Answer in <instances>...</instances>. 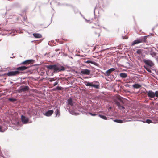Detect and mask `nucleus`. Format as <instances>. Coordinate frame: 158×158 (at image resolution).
I'll return each mask as SVG.
<instances>
[{
    "instance_id": "obj_1",
    "label": "nucleus",
    "mask_w": 158,
    "mask_h": 158,
    "mask_svg": "<svg viewBox=\"0 0 158 158\" xmlns=\"http://www.w3.org/2000/svg\"><path fill=\"white\" fill-rule=\"evenodd\" d=\"M28 68V67L25 66L19 67L15 69L16 70L9 72L6 73V75L8 76H14L19 75L20 73H22V72H21V71L24 70Z\"/></svg>"
},
{
    "instance_id": "obj_2",
    "label": "nucleus",
    "mask_w": 158,
    "mask_h": 158,
    "mask_svg": "<svg viewBox=\"0 0 158 158\" xmlns=\"http://www.w3.org/2000/svg\"><path fill=\"white\" fill-rule=\"evenodd\" d=\"M46 67L50 70H53L54 72H59L65 70V68L64 66L58 64L48 65Z\"/></svg>"
},
{
    "instance_id": "obj_3",
    "label": "nucleus",
    "mask_w": 158,
    "mask_h": 158,
    "mask_svg": "<svg viewBox=\"0 0 158 158\" xmlns=\"http://www.w3.org/2000/svg\"><path fill=\"white\" fill-rule=\"evenodd\" d=\"M147 41V36H144L137 39L134 41L131 44V46L141 43H146Z\"/></svg>"
},
{
    "instance_id": "obj_4",
    "label": "nucleus",
    "mask_w": 158,
    "mask_h": 158,
    "mask_svg": "<svg viewBox=\"0 0 158 158\" xmlns=\"http://www.w3.org/2000/svg\"><path fill=\"white\" fill-rule=\"evenodd\" d=\"M147 95L149 97L154 98L155 96L158 98V91H156L155 93L152 90L147 92Z\"/></svg>"
},
{
    "instance_id": "obj_5",
    "label": "nucleus",
    "mask_w": 158,
    "mask_h": 158,
    "mask_svg": "<svg viewBox=\"0 0 158 158\" xmlns=\"http://www.w3.org/2000/svg\"><path fill=\"white\" fill-rule=\"evenodd\" d=\"M95 25L96 27L93 26V27L96 28H97V32L96 33V34H97L98 36H99L100 35V33L101 31V30L98 27H100V24L98 21L95 24Z\"/></svg>"
},
{
    "instance_id": "obj_6",
    "label": "nucleus",
    "mask_w": 158,
    "mask_h": 158,
    "mask_svg": "<svg viewBox=\"0 0 158 158\" xmlns=\"http://www.w3.org/2000/svg\"><path fill=\"white\" fill-rule=\"evenodd\" d=\"M21 119L22 122L24 124L27 123L29 121L28 118L26 117L23 115H22L21 116Z\"/></svg>"
},
{
    "instance_id": "obj_7",
    "label": "nucleus",
    "mask_w": 158,
    "mask_h": 158,
    "mask_svg": "<svg viewBox=\"0 0 158 158\" xmlns=\"http://www.w3.org/2000/svg\"><path fill=\"white\" fill-rule=\"evenodd\" d=\"M33 61V60H27L22 62L21 64L27 65L31 64H32Z\"/></svg>"
},
{
    "instance_id": "obj_8",
    "label": "nucleus",
    "mask_w": 158,
    "mask_h": 158,
    "mask_svg": "<svg viewBox=\"0 0 158 158\" xmlns=\"http://www.w3.org/2000/svg\"><path fill=\"white\" fill-rule=\"evenodd\" d=\"M93 83L94 82H91V86L97 89L99 88L100 85L98 82H95V83H96V84H94Z\"/></svg>"
},
{
    "instance_id": "obj_9",
    "label": "nucleus",
    "mask_w": 158,
    "mask_h": 158,
    "mask_svg": "<svg viewBox=\"0 0 158 158\" xmlns=\"http://www.w3.org/2000/svg\"><path fill=\"white\" fill-rule=\"evenodd\" d=\"M90 73V70L88 69H83L81 71V73L82 74L85 75H89Z\"/></svg>"
},
{
    "instance_id": "obj_10",
    "label": "nucleus",
    "mask_w": 158,
    "mask_h": 158,
    "mask_svg": "<svg viewBox=\"0 0 158 158\" xmlns=\"http://www.w3.org/2000/svg\"><path fill=\"white\" fill-rule=\"evenodd\" d=\"M144 63L147 65H149L151 67L153 66V64L152 62L150 60H144Z\"/></svg>"
},
{
    "instance_id": "obj_11",
    "label": "nucleus",
    "mask_w": 158,
    "mask_h": 158,
    "mask_svg": "<svg viewBox=\"0 0 158 158\" xmlns=\"http://www.w3.org/2000/svg\"><path fill=\"white\" fill-rule=\"evenodd\" d=\"M53 110H50L48 111L44 114L47 116H50L53 114Z\"/></svg>"
},
{
    "instance_id": "obj_12",
    "label": "nucleus",
    "mask_w": 158,
    "mask_h": 158,
    "mask_svg": "<svg viewBox=\"0 0 158 158\" xmlns=\"http://www.w3.org/2000/svg\"><path fill=\"white\" fill-rule=\"evenodd\" d=\"M115 70V69L114 68H111V69H110L107 70L106 72V75L107 76H109L110 75L111 73Z\"/></svg>"
},
{
    "instance_id": "obj_13",
    "label": "nucleus",
    "mask_w": 158,
    "mask_h": 158,
    "mask_svg": "<svg viewBox=\"0 0 158 158\" xmlns=\"http://www.w3.org/2000/svg\"><path fill=\"white\" fill-rule=\"evenodd\" d=\"M115 103L116 104L118 107L119 108L120 110H122L124 109H125V107L123 106H122L120 105V104L119 103V102L118 101H115Z\"/></svg>"
},
{
    "instance_id": "obj_14",
    "label": "nucleus",
    "mask_w": 158,
    "mask_h": 158,
    "mask_svg": "<svg viewBox=\"0 0 158 158\" xmlns=\"http://www.w3.org/2000/svg\"><path fill=\"white\" fill-rule=\"evenodd\" d=\"M33 35L34 37L36 38H40L42 37L41 34L39 33H33Z\"/></svg>"
},
{
    "instance_id": "obj_15",
    "label": "nucleus",
    "mask_w": 158,
    "mask_h": 158,
    "mask_svg": "<svg viewBox=\"0 0 158 158\" xmlns=\"http://www.w3.org/2000/svg\"><path fill=\"white\" fill-rule=\"evenodd\" d=\"M68 104L70 105L71 106H73V102L72 99L71 98H69L67 100Z\"/></svg>"
},
{
    "instance_id": "obj_16",
    "label": "nucleus",
    "mask_w": 158,
    "mask_h": 158,
    "mask_svg": "<svg viewBox=\"0 0 158 158\" xmlns=\"http://www.w3.org/2000/svg\"><path fill=\"white\" fill-rule=\"evenodd\" d=\"M119 76L122 78H126L127 77V74L125 73H121L120 74Z\"/></svg>"
},
{
    "instance_id": "obj_17",
    "label": "nucleus",
    "mask_w": 158,
    "mask_h": 158,
    "mask_svg": "<svg viewBox=\"0 0 158 158\" xmlns=\"http://www.w3.org/2000/svg\"><path fill=\"white\" fill-rule=\"evenodd\" d=\"M23 92L28 91L29 90V87L27 86H24V87L22 88Z\"/></svg>"
},
{
    "instance_id": "obj_18",
    "label": "nucleus",
    "mask_w": 158,
    "mask_h": 158,
    "mask_svg": "<svg viewBox=\"0 0 158 158\" xmlns=\"http://www.w3.org/2000/svg\"><path fill=\"white\" fill-rule=\"evenodd\" d=\"M132 86L135 88L138 89L140 88L141 86L140 84H135L133 85Z\"/></svg>"
},
{
    "instance_id": "obj_19",
    "label": "nucleus",
    "mask_w": 158,
    "mask_h": 158,
    "mask_svg": "<svg viewBox=\"0 0 158 158\" xmlns=\"http://www.w3.org/2000/svg\"><path fill=\"white\" fill-rule=\"evenodd\" d=\"M98 116L99 117H100V118H102L103 119H104V120H107V118L105 116H103V115H100V114H99Z\"/></svg>"
},
{
    "instance_id": "obj_20",
    "label": "nucleus",
    "mask_w": 158,
    "mask_h": 158,
    "mask_svg": "<svg viewBox=\"0 0 158 158\" xmlns=\"http://www.w3.org/2000/svg\"><path fill=\"white\" fill-rule=\"evenodd\" d=\"M114 122L118 123H123V120H120V119H119V120H118V119L114 120Z\"/></svg>"
},
{
    "instance_id": "obj_21",
    "label": "nucleus",
    "mask_w": 158,
    "mask_h": 158,
    "mask_svg": "<svg viewBox=\"0 0 158 158\" xmlns=\"http://www.w3.org/2000/svg\"><path fill=\"white\" fill-rule=\"evenodd\" d=\"M55 113L56 114V116L58 115V116H59L60 115V111L58 110V109H57L55 111Z\"/></svg>"
},
{
    "instance_id": "obj_22",
    "label": "nucleus",
    "mask_w": 158,
    "mask_h": 158,
    "mask_svg": "<svg viewBox=\"0 0 158 158\" xmlns=\"http://www.w3.org/2000/svg\"><path fill=\"white\" fill-rule=\"evenodd\" d=\"M85 84L87 86H91V82H89L85 81Z\"/></svg>"
},
{
    "instance_id": "obj_23",
    "label": "nucleus",
    "mask_w": 158,
    "mask_h": 158,
    "mask_svg": "<svg viewBox=\"0 0 158 158\" xmlns=\"http://www.w3.org/2000/svg\"><path fill=\"white\" fill-rule=\"evenodd\" d=\"M8 100L11 102H15L16 101V99L15 98H9L8 99Z\"/></svg>"
},
{
    "instance_id": "obj_24",
    "label": "nucleus",
    "mask_w": 158,
    "mask_h": 158,
    "mask_svg": "<svg viewBox=\"0 0 158 158\" xmlns=\"http://www.w3.org/2000/svg\"><path fill=\"white\" fill-rule=\"evenodd\" d=\"M136 53L139 55H140L141 53V50L140 49H139L136 51Z\"/></svg>"
},
{
    "instance_id": "obj_25",
    "label": "nucleus",
    "mask_w": 158,
    "mask_h": 158,
    "mask_svg": "<svg viewBox=\"0 0 158 158\" xmlns=\"http://www.w3.org/2000/svg\"><path fill=\"white\" fill-rule=\"evenodd\" d=\"M146 122L148 124L152 123V121L150 119H147L146 120Z\"/></svg>"
},
{
    "instance_id": "obj_26",
    "label": "nucleus",
    "mask_w": 158,
    "mask_h": 158,
    "mask_svg": "<svg viewBox=\"0 0 158 158\" xmlns=\"http://www.w3.org/2000/svg\"><path fill=\"white\" fill-rule=\"evenodd\" d=\"M89 114H90L91 115H92V116H96L97 115L96 114H95V113L93 114V113H90V112H89Z\"/></svg>"
},
{
    "instance_id": "obj_27",
    "label": "nucleus",
    "mask_w": 158,
    "mask_h": 158,
    "mask_svg": "<svg viewBox=\"0 0 158 158\" xmlns=\"http://www.w3.org/2000/svg\"><path fill=\"white\" fill-rule=\"evenodd\" d=\"M145 68L146 69V70L149 72H151V70H150V69L149 68L146 67H145Z\"/></svg>"
},
{
    "instance_id": "obj_28",
    "label": "nucleus",
    "mask_w": 158,
    "mask_h": 158,
    "mask_svg": "<svg viewBox=\"0 0 158 158\" xmlns=\"http://www.w3.org/2000/svg\"><path fill=\"white\" fill-rule=\"evenodd\" d=\"M62 88L61 87H59V86H57L56 87V89L58 90H61L62 89Z\"/></svg>"
},
{
    "instance_id": "obj_29",
    "label": "nucleus",
    "mask_w": 158,
    "mask_h": 158,
    "mask_svg": "<svg viewBox=\"0 0 158 158\" xmlns=\"http://www.w3.org/2000/svg\"><path fill=\"white\" fill-rule=\"evenodd\" d=\"M55 79H54V78H51L49 80V81L50 82H52L55 80Z\"/></svg>"
},
{
    "instance_id": "obj_30",
    "label": "nucleus",
    "mask_w": 158,
    "mask_h": 158,
    "mask_svg": "<svg viewBox=\"0 0 158 158\" xmlns=\"http://www.w3.org/2000/svg\"><path fill=\"white\" fill-rule=\"evenodd\" d=\"M85 63H88V64L89 63L93 64V62L92 61H90V60H88V61L85 62Z\"/></svg>"
},
{
    "instance_id": "obj_31",
    "label": "nucleus",
    "mask_w": 158,
    "mask_h": 158,
    "mask_svg": "<svg viewBox=\"0 0 158 158\" xmlns=\"http://www.w3.org/2000/svg\"><path fill=\"white\" fill-rule=\"evenodd\" d=\"M58 83H59V82H58V81H56V82L54 83V84L53 86H55L56 85L58 84Z\"/></svg>"
},
{
    "instance_id": "obj_32",
    "label": "nucleus",
    "mask_w": 158,
    "mask_h": 158,
    "mask_svg": "<svg viewBox=\"0 0 158 158\" xmlns=\"http://www.w3.org/2000/svg\"><path fill=\"white\" fill-rule=\"evenodd\" d=\"M17 91L18 92H19V93H21L22 92H23L22 90V88H21V89H19L18 90H17Z\"/></svg>"
},
{
    "instance_id": "obj_33",
    "label": "nucleus",
    "mask_w": 158,
    "mask_h": 158,
    "mask_svg": "<svg viewBox=\"0 0 158 158\" xmlns=\"http://www.w3.org/2000/svg\"><path fill=\"white\" fill-rule=\"evenodd\" d=\"M151 55L155 56L156 55V53L155 52H153L151 54Z\"/></svg>"
},
{
    "instance_id": "obj_34",
    "label": "nucleus",
    "mask_w": 158,
    "mask_h": 158,
    "mask_svg": "<svg viewBox=\"0 0 158 158\" xmlns=\"http://www.w3.org/2000/svg\"><path fill=\"white\" fill-rule=\"evenodd\" d=\"M1 128H2V127L0 126V131H2L1 130Z\"/></svg>"
},
{
    "instance_id": "obj_35",
    "label": "nucleus",
    "mask_w": 158,
    "mask_h": 158,
    "mask_svg": "<svg viewBox=\"0 0 158 158\" xmlns=\"http://www.w3.org/2000/svg\"><path fill=\"white\" fill-rule=\"evenodd\" d=\"M128 38L127 37H126V38H123V39H127Z\"/></svg>"
},
{
    "instance_id": "obj_36",
    "label": "nucleus",
    "mask_w": 158,
    "mask_h": 158,
    "mask_svg": "<svg viewBox=\"0 0 158 158\" xmlns=\"http://www.w3.org/2000/svg\"><path fill=\"white\" fill-rule=\"evenodd\" d=\"M157 74L158 75V72H157Z\"/></svg>"
},
{
    "instance_id": "obj_37",
    "label": "nucleus",
    "mask_w": 158,
    "mask_h": 158,
    "mask_svg": "<svg viewBox=\"0 0 158 158\" xmlns=\"http://www.w3.org/2000/svg\"><path fill=\"white\" fill-rule=\"evenodd\" d=\"M157 48H158V47H157Z\"/></svg>"
}]
</instances>
